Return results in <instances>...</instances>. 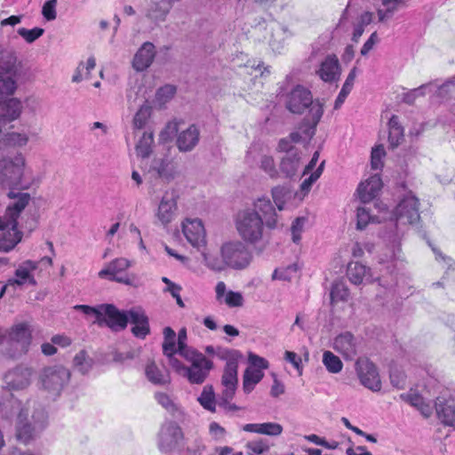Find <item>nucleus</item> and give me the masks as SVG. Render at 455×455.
Returning a JSON list of instances; mask_svg holds the SVG:
<instances>
[{
	"label": "nucleus",
	"mask_w": 455,
	"mask_h": 455,
	"mask_svg": "<svg viewBox=\"0 0 455 455\" xmlns=\"http://www.w3.org/2000/svg\"><path fill=\"white\" fill-rule=\"evenodd\" d=\"M29 130L22 129L7 132L0 137V158L5 156L7 148H21L28 143L30 137L34 136Z\"/></svg>",
	"instance_id": "nucleus-19"
},
{
	"label": "nucleus",
	"mask_w": 455,
	"mask_h": 455,
	"mask_svg": "<svg viewBox=\"0 0 455 455\" xmlns=\"http://www.w3.org/2000/svg\"><path fill=\"white\" fill-rule=\"evenodd\" d=\"M152 169L156 172L159 178L170 180L172 178L169 170V164L164 160L155 161Z\"/></svg>",
	"instance_id": "nucleus-63"
},
{
	"label": "nucleus",
	"mask_w": 455,
	"mask_h": 455,
	"mask_svg": "<svg viewBox=\"0 0 455 455\" xmlns=\"http://www.w3.org/2000/svg\"><path fill=\"white\" fill-rule=\"evenodd\" d=\"M243 430L259 435L278 436L283 433V427L275 422L249 423L243 426Z\"/></svg>",
	"instance_id": "nucleus-34"
},
{
	"label": "nucleus",
	"mask_w": 455,
	"mask_h": 455,
	"mask_svg": "<svg viewBox=\"0 0 455 455\" xmlns=\"http://www.w3.org/2000/svg\"><path fill=\"white\" fill-rule=\"evenodd\" d=\"M369 269L359 262H352L347 266V275L354 284H361L363 280L370 281Z\"/></svg>",
	"instance_id": "nucleus-37"
},
{
	"label": "nucleus",
	"mask_w": 455,
	"mask_h": 455,
	"mask_svg": "<svg viewBox=\"0 0 455 455\" xmlns=\"http://www.w3.org/2000/svg\"><path fill=\"white\" fill-rule=\"evenodd\" d=\"M252 212H257L265 225L269 228L276 226V213L271 201L267 197H259L253 203Z\"/></svg>",
	"instance_id": "nucleus-27"
},
{
	"label": "nucleus",
	"mask_w": 455,
	"mask_h": 455,
	"mask_svg": "<svg viewBox=\"0 0 455 455\" xmlns=\"http://www.w3.org/2000/svg\"><path fill=\"white\" fill-rule=\"evenodd\" d=\"M355 371L363 386L373 392L380 390L381 381L373 363L368 359L360 358L355 363Z\"/></svg>",
	"instance_id": "nucleus-13"
},
{
	"label": "nucleus",
	"mask_w": 455,
	"mask_h": 455,
	"mask_svg": "<svg viewBox=\"0 0 455 455\" xmlns=\"http://www.w3.org/2000/svg\"><path fill=\"white\" fill-rule=\"evenodd\" d=\"M298 267L295 264H291L287 267L276 268L273 275V280H283V281H290L297 273Z\"/></svg>",
	"instance_id": "nucleus-55"
},
{
	"label": "nucleus",
	"mask_w": 455,
	"mask_h": 455,
	"mask_svg": "<svg viewBox=\"0 0 455 455\" xmlns=\"http://www.w3.org/2000/svg\"><path fill=\"white\" fill-rule=\"evenodd\" d=\"M38 262L34 260H25L19 265L15 270V277L9 280V284H17L19 286L24 284L36 285V281L33 275V271L37 269Z\"/></svg>",
	"instance_id": "nucleus-22"
},
{
	"label": "nucleus",
	"mask_w": 455,
	"mask_h": 455,
	"mask_svg": "<svg viewBox=\"0 0 455 455\" xmlns=\"http://www.w3.org/2000/svg\"><path fill=\"white\" fill-rule=\"evenodd\" d=\"M388 142L391 148H396L403 140V128L400 125L398 117L392 116L388 122Z\"/></svg>",
	"instance_id": "nucleus-40"
},
{
	"label": "nucleus",
	"mask_w": 455,
	"mask_h": 455,
	"mask_svg": "<svg viewBox=\"0 0 455 455\" xmlns=\"http://www.w3.org/2000/svg\"><path fill=\"white\" fill-rule=\"evenodd\" d=\"M260 168L270 177H278V172L275 166V161L272 156H264L260 161Z\"/></svg>",
	"instance_id": "nucleus-61"
},
{
	"label": "nucleus",
	"mask_w": 455,
	"mask_h": 455,
	"mask_svg": "<svg viewBox=\"0 0 455 455\" xmlns=\"http://www.w3.org/2000/svg\"><path fill=\"white\" fill-rule=\"evenodd\" d=\"M103 321L112 331H120L126 328L130 321L129 311H121L112 304L101 305Z\"/></svg>",
	"instance_id": "nucleus-17"
},
{
	"label": "nucleus",
	"mask_w": 455,
	"mask_h": 455,
	"mask_svg": "<svg viewBox=\"0 0 455 455\" xmlns=\"http://www.w3.org/2000/svg\"><path fill=\"white\" fill-rule=\"evenodd\" d=\"M70 378L69 371L61 366L54 365L44 368L39 376L41 387L52 395H59Z\"/></svg>",
	"instance_id": "nucleus-7"
},
{
	"label": "nucleus",
	"mask_w": 455,
	"mask_h": 455,
	"mask_svg": "<svg viewBox=\"0 0 455 455\" xmlns=\"http://www.w3.org/2000/svg\"><path fill=\"white\" fill-rule=\"evenodd\" d=\"M177 212V201L173 194L166 193L158 206L156 217L163 225H167L174 219Z\"/></svg>",
	"instance_id": "nucleus-29"
},
{
	"label": "nucleus",
	"mask_w": 455,
	"mask_h": 455,
	"mask_svg": "<svg viewBox=\"0 0 455 455\" xmlns=\"http://www.w3.org/2000/svg\"><path fill=\"white\" fill-rule=\"evenodd\" d=\"M262 218L251 209L240 212L236 217V229L242 239L249 243H256L262 239L264 231Z\"/></svg>",
	"instance_id": "nucleus-4"
},
{
	"label": "nucleus",
	"mask_w": 455,
	"mask_h": 455,
	"mask_svg": "<svg viewBox=\"0 0 455 455\" xmlns=\"http://www.w3.org/2000/svg\"><path fill=\"white\" fill-rule=\"evenodd\" d=\"M176 88L174 86L166 84L158 89L156 92V100L160 103H165L174 96Z\"/></svg>",
	"instance_id": "nucleus-64"
},
{
	"label": "nucleus",
	"mask_w": 455,
	"mask_h": 455,
	"mask_svg": "<svg viewBox=\"0 0 455 455\" xmlns=\"http://www.w3.org/2000/svg\"><path fill=\"white\" fill-rule=\"evenodd\" d=\"M435 407L438 419L443 424L455 427V403L452 400L438 397Z\"/></svg>",
	"instance_id": "nucleus-31"
},
{
	"label": "nucleus",
	"mask_w": 455,
	"mask_h": 455,
	"mask_svg": "<svg viewBox=\"0 0 455 455\" xmlns=\"http://www.w3.org/2000/svg\"><path fill=\"white\" fill-rule=\"evenodd\" d=\"M152 113V108L148 104H143L136 112L133 117V127L142 129L146 126Z\"/></svg>",
	"instance_id": "nucleus-49"
},
{
	"label": "nucleus",
	"mask_w": 455,
	"mask_h": 455,
	"mask_svg": "<svg viewBox=\"0 0 455 455\" xmlns=\"http://www.w3.org/2000/svg\"><path fill=\"white\" fill-rule=\"evenodd\" d=\"M197 400L205 410L215 411L216 401L212 386H205Z\"/></svg>",
	"instance_id": "nucleus-46"
},
{
	"label": "nucleus",
	"mask_w": 455,
	"mask_h": 455,
	"mask_svg": "<svg viewBox=\"0 0 455 455\" xmlns=\"http://www.w3.org/2000/svg\"><path fill=\"white\" fill-rule=\"evenodd\" d=\"M263 377L264 372L259 369L248 367L243 373V389L244 393H251Z\"/></svg>",
	"instance_id": "nucleus-41"
},
{
	"label": "nucleus",
	"mask_w": 455,
	"mask_h": 455,
	"mask_svg": "<svg viewBox=\"0 0 455 455\" xmlns=\"http://www.w3.org/2000/svg\"><path fill=\"white\" fill-rule=\"evenodd\" d=\"M362 341L359 337L350 331L337 335L332 343L333 349L340 354L345 360H354L361 349Z\"/></svg>",
	"instance_id": "nucleus-12"
},
{
	"label": "nucleus",
	"mask_w": 455,
	"mask_h": 455,
	"mask_svg": "<svg viewBox=\"0 0 455 455\" xmlns=\"http://www.w3.org/2000/svg\"><path fill=\"white\" fill-rule=\"evenodd\" d=\"M17 33L19 36H20L28 44H32L36 40H37L39 37H41L44 33V29L41 28H34L32 29H28L25 28H20L17 30Z\"/></svg>",
	"instance_id": "nucleus-56"
},
{
	"label": "nucleus",
	"mask_w": 455,
	"mask_h": 455,
	"mask_svg": "<svg viewBox=\"0 0 455 455\" xmlns=\"http://www.w3.org/2000/svg\"><path fill=\"white\" fill-rule=\"evenodd\" d=\"M40 180L34 175L31 167L27 166L26 158L22 153H17L13 157L0 158V182L8 188L28 189L38 184Z\"/></svg>",
	"instance_id": "nucleus-2"
},
{
	"label": "nucleus",
	"mask_w": 455,
	"mask_h": 455,
	"mask_svg": "<svg viewBox=\"0 0 455 455\" xmlns=\"http://www.w3.org/2000/svg\"><path fill=\"white\" fill-rule=\"evenodd\" d=\"M323 363L331 373H339L343 368V363L339 356L331 351H324L323 354Z\"/></svg>",
	"instance_id": "nucleus-47"
},
{
	"label": "nucleus",
	"mask_w": 455,
	"mask_h": 455,
	"mask_svg": "<svg viewBox=\"0 0 455 455\" xmlns=\"http://www.w3.org/2000/svg\"><path fill=\"white\" fill-rule=\"evenodd\" d=\"M386 152L382 145L376 146L371 150V165L374 170H380L383 166L382 159Z\"/></svg>",
	"instance_id": "nucleus-57"
},
{
	"label": "nucleus",
	"mask_w": 455,
	"mask_h": 455,
	"mask_svg": "<svg viewBox=\"0 0 455 455\" xmlns=\"http://www.w3.org/2000/svg\"><path fill=\"white\" fill-rule=\"evenodd\" d=\"M292 36V33L281 24H277L272 28V35L269 40V45L274 52H280L283 49L285 41Z\"/></svg>",
	"instance_id": "nucleus-35"
},
{
	"label": "nucleus",
	"mask_w": 455,
	"mask_h": 455,
	"mask_svg": "<svg viewBox=\"0 0 455 455\" xmlns=\"http://www.w3.org/2000/svg\"><path fill=\"white\" fill-rule=\"evenodd\" d=\"M180 0H149V4L144 9L145 18L153 25L159 26L167 20L173 6Z\"/></svg>",
	"instance_id": "nucleus-14"
},
{
	"label": "nucleus",
	"mask_w": 455,
	"mask_h": 455,
	"mask_svg": "<svg viewBox=\"0 0 455 455\" xmlns=\"http://www.w3.org/2000/svg\"><path fill=\"white\" fill-rule=\"evenodd\" d=\"M434 88H435V83L421 84L418 88L409 90L403 93L402 101L408 105H412L419 97H424L427 93H435Z\"/></svg>",
	"instance_id": "nucleus-38"
},
{
	"label": "nucleus",
	"mask_w": 455,
	"mask_h": 455,
	"mask_svg": "<svg viewBox=\"0 0 455 455\" xmlns=\"http://www.w3.org/2000/svg\"><path fill=\"white\" fill-rule=\"evenodd\" d=\"M156 56V47L150 42H145L133 57L132 67L141 72L150 67Z\"/></svg>",
	"instance_id": "nucleus-25"
},
{
	"label": "nucleus",
	"mask_w": 455,
	"mask_h": 455,
	"mask_svg": "<svg viewBox=\"0 0 455 455\" xmlns=\"http://www.w3.org/2000/svg\"><path fill=\"white\" fill-rule=\"evenodd\" d=\"M31 339V330L27 323L15 324L8 332L9 342L17 346L16 349L19 354H24L28 351Z\"/></svg>",
	"instance_id": "nucleus-20"
},
{
	"label": "nucleus",
	"mask_w": 455,
	"mask_h": 455,
	"mask_svg": "<svg viewBox=\"0 0 455 455\" xmlns=\"http://www.w3.org/2000/svg\"><path fill=\"white\" fill-rule=\"evenodd\" d=\"M300 153L299 150H291L281 160L280 171L286 178L294 177L300 168Z\"/></svg>",
	"instance_id": "nucleus-32"
},
{
	"label": "nucleus",
	"mask_w": 455,
	"mask_h": 455,
	"mask_svg": "<svg viewBox=\"0 0 455 455\" xmlns=\"http://www.w3.org/2000/svg\"><path fill=\"white\" fill-rule=\"evenodd\" d=\"M243 358L240 351L230 357V360H226L223 374L221 377V384L224 387L223 399L228 403V401L233 399L238 383L237 369L238 363Z\"/></svg>",
	"instance_id": "nucleus-8"
},
{
	"label": "nucleus",
	"mask_w": 455,
	"mask_h": 455,
	"mask_svg": "<svg viewBox=\"0 0 455 455\" xmlns=\"http://www.w3.org/2000/svg\"><path fill=\"white\" fill-rule=\"evenodd\" d=\"M145 375L148 381L154 385L164 386L171 382L168 371L164 367L157 366L155 362L147 363Z\"/></svg>",
	"instance_id": "nucleus-33"
},
{
	"label": "nucleus",
	"mask_w": 455,
	"mask_h": 455,
	"mask_svg": "<svg viewBox=\"0 0 455 455\" xmlns=\"http://www.w3.org/2000/svg\"><path fill=\"white\" fill-rule=\"evenodd\" d=\"M154 134L151 132H145L136 145V153L142 158L148 157L152 152Z\"/></svg>",
	"instance_id": "nucleus-44"
},
{
	"label": "nucleus",
	"mask_w": 455,
	"mask_h": 455,
	"mask_svg": "<svg viewBox=\"0 0 455 455\" xmlns=\"http://www.w3.org/2000/svg\"><path fill=\"white\" fill-rule=\"evenodd\" d=\"M46 419L47 414L44 409L36 410L31 420L27 419V413L20 411L18 415L17 438L28 443L45 427Z\"/></svg>",
	"instance_id": "nucleus-6"
},
{
	"label": "nucleus",
	"mask_w": 455,
	"mask_h": 455,
	"mask_svg": "<svg viewBox=\"0 0 455 455\" xmlns=\"http://www.w3.org/2000/svg\"><path fill=\"white\" fill-rule=\"evenodd\" d=\"M182 358L188 363V365H185L178 358L171 359L169 364L179 375L193 385L203 384L214 367L213 362L198 350L190 351Z\"/></svg>",
	"instance_id": "nucleus-3"
},
{
	"label": "nucleus",
	"mask_w": 455,
	"mask_h": 455,
	"mask_svg": "<svg viewBox=\"0 0 455 455\" xmlns=\"http://www.w3.org/2000/svg\"><path fill=\"white\" fill-rule=\"evenodd\" d=\"M319 77L326 83L339 80L340 76V66L335 55H328L315 70Z\"/></svg>",
	"instance_id": "nucleus-23"
},
{
	"label": "nucleus",
	"mask_w": 455,
	"mask_h": 455,
	"mask_svg": "<svg viewBox=\"0 0 455 455\" xmlns=\"http://www.w3.org/2000/svg\"><path fill=\"white\" fill-rule=\"evenodd\" d=\"M8 196L13 201L7 206L4 214L1 217L12 222H17L20 213L31 199L30 195L28 193L10 191Z\"/></svg>",
	"instance_id": "nucleus-21"
},
{
	"label": "nucleus",
	"mask_w": 455,
	"mask_h": 455,
	"mask_svg": "<svg viewBox=\"0 0 455 455\" xmlns=\"http://www.w3.org/2000/svg\"><path fill=\"white\" fill-rule=\"evenodd\" d=\"M220 256L225 259L228 267L235 270L246 268L252 259L251 252L240 241L223 243L220 248Z\"/></svg>",
	"instance_id": "nucleus-5"
},
{
	"label": "nucleus",
	"mask_w": 455,
	"mask_h": 455,
	"mask_svg": "<svg viewBox=\"0 0 455 455\" xmlns=\"http://www.w3.org/2000/svg\"><path fill=\"white\" fill-rule=\"evenodd\" d=\"M33 370L26 365H19L8 371L4 377V383L9 389L22 390L30 384Z\"/></svg>",
	"instance_id": "nucleus-15"
},
{
	"label": "nucleus",
	"mask_w": 455,
	"mask_h": 455,
	"mask_svg": "<svg viewBox=\"0 0 455 455\" xmlns=\"http://www.w3.org/2000/svg\"><path fill=\"white\" fill-rule=\"evenodd\" d=\"M0 411L4 418L9 419L23 410L20 402L12 393L7 392L1 398Z\"/></svg>",
	"instance_id": "nucleus-36"
},
{
	"label": "nucleus",
	"mask_w": 455,
	"mask_h": 455,
	"mask_svg": "<svg viewBox=\"0 0 455 455\" xmlns=\"http://www.w3.org/2000/svg\"><path fill=\"white\" fill-rule=\"evenodd\" d=\"M187 330L182 328L179 331L178 339L176 342V355H180L181 357L186 356V354L190 353V351H196L197 349L188 346L187 344Z\"/></svg>",
	"instance_id": "nucleus-52"
},
{
	"label": "nucleus",
	"mask_w": 455,
	"mask_h": 455,
	"mask_svg": "<svg viewBox=\"0 0 455 455\" xmlns=\"http://www.w3.org/2000/svg\"><path fill=\"white\" fill-rule=\"evenodd\" d=\"M155 398L157 403L169 412L174 413V411L178 410L176 404L167 394L163 392H156L155 394Z\"/></svg>",
	"instance_id": "nucleus-59"
},
{
	"label": "nucleus",
	"mask_w": 455,
	"mask_h": 455,
	"mask_svg": "<svg viewBox=\"0 0 455 455\" xmlns=\"http://www.w3.org/2000/svg\"><path fill=\"white\" fill-rule=\"evenodd\" d=\"M202 256L204 258V264L214 271L220 272L228 267V265L222 257L220 259L216 256L206 253L204 251H202Z\"/></svg>",
	"instance_id": "nucleus-53"
},
{
	"label": "nucleus",
	"mask_w": 455,
	"mask_h": 455,
	"mask_svg": "<svg viewBox=\"0 0 455 455\" xmlns=\"http://www.w3.org/2000/svg\"><path fill=\"white\" fill-rule=\"evenodd\" d=\"M356 68H354L350 70L338 97L335 100L334 109H339L342 106V104L344 103L345 100L347 99V95L350 93L354 86Z\"/></svg>",
	"instance_id": "nucleus-42"
},
{
	"label": "nucleus",
	"mask_w": 455,
	"mask_h": 455,
	"mask_svg": "<svg viewBox=\"0 0 455 455\" xmlns=\"http://www.w3.org/2000/svg\"><path fill=\"white\" fill-rule=\"evenodd\" d=\"M74 366L82 374H87L92 368L93 360L84 350H81L74 357Z\"/></svg>",
	"instance_id": "nucleus-45"
},
{
	"label": "nucleus",
	"mask_w": 455,
	"mask_h": 455,
	"mask_svg": "<svg viewBox=\"0 0 455 455\" xmlns=\"http://www.w3.org/2000/svg\"><path fill=\"white\" fill-rule=\"evenodd\" d=\"M306 218L304 217H299L294 220V221L291 224V239L293 243H299L301 239V234L304 230V227L306 224Z\"/></svg>",
	"instance_id": "nucleus-58"
},
{
	"label": "nucleus",
	"mask_w": 455,
	"mask_h": 455,
	"mask_svg": "<svg viewBox=\"0 0 455 455\" xmlns=\"http://www.w3.org/2000/svg\"><path fill=\"white\" fill-rule=\"evenodd\" d=\"M434 92L445 100H455V77L448 80L441 86L435 84ZM452 112L455 115V103L452 105Z\"/></svg>",
	"instance_id": "nucleus-43"
},
{
	"label": "nucleus",
	"mask_w": 455,
	"mask_h": 455,
	"mask_svg": "<svg viewBox=\"0 0 455 455\" xmlns=\"http://www.w3.org/2000/svg\"><path fill=\"white\" fill-rule=\"evenodd\" d=\"M349 296V291L346 284L342 282H335L331 290V302L346 301Z\"/></svg>",
	"instance_id": "nucleus-51"
},
{
	"label": "nucleus",
	"mask_w": 455,
	"mask_h": 455,
	"mask_svg": "<svg viewBox=\"0 0 455 455\" xmlns=\"http://www.w3.org/2000/svg\"><path fill=\"white\" fill-rule=\"evenodd\" d=\"M163 353L167 357L168 363L176 357V333L171 327L164 329Z\"/></svg>",
	"instance_id": "nucleus-39"
},
{
	"label": "nucleus",
	"mask_w": 455,
	"mask_h": 455,
	"mask_svg": "<svg viewBox=\"0 0 455 455\" xmlns=\"http://www.w3.org/2000/svg\"><path fill=\"white\" fill-rule=\"evenodd\" d=\"M130 322L134 325L132 328V334L140 339H144L149 333L148 318L143 310L132 308L129 310Z\"/></svg>",
	"instance_id": "nucleus-30"
},
{
	"label": "nucleus",
	"mask_w": 455,
	"mask_h": 455,
	"mask_svg": "<svg viewBox=\"0 0 455 455\" xmlns=\"http://www.w3.org/2000/svg\"><path fill=\"white\" fill-rule=\"evenodd\" d=\"M75 310L81 311L85 315H93L95 316L98 322H101L103 317V313L101 309V305L98 307L87 306V305H76L74 307Z\"/></svg>",
	"instance_id": "nucleus-60"
},
{
	"label": "nucleus",
	"mask_w": 455,
	"mask_h": 455,
	"mask_svg": "<svg viewBox=\"0 0 455 455\" xmlns=\"http://www.w3.org/2000/svg\"><path fill=\"white\" fill-rule=\"evenodd\" d=\"M132 267V262L125 258H116L111 260L102 268L98 275L100 278L112 282L132 285V279L129 277L126 270Z\"/></svg>",
	"instance_id": "nucleus-9"
},
{
	"label": "nucleus",
	"mask_w": 455,
	"mask_h": 455,
	"mask_svg": "<svg viewBox=\"0 0 455 455\" xmlns=\"http://www.w3.org/2000/svg\"><path fill=\"white\" fill-rule=\"evenodd\" d=\"M200 131L196 124L189 125L177 135L176 145L180 152H190L198 144Z\"/></svg>",
	"instance_id": "nucleus-24"
},
{
	"label": "nucleus",
	"mask_w": 455,
	"mask_h": 455,
	"mask_svg": "<svg viewBox=\"0 0 455 455\" xmlns=\"http://www.w3.org/2000/svg\"><path fill=\"white\" fill-rule=\"evenodd\" d=\"M183 439V433L173 421L164 423L157 435V446L162 452H170L176 449Z\"/></svg>",
	"instance_id": "nucleus-10"
},
{
	"label": "nucleus",
	"mask_w": 455,
	"mask_h": 455,
	"mask_svg": "<svg viewBox=\"0 0 455 455\" xmlns=\"http://www.w3.org/2000/svg\"><path fill=\"white\" fill-rule=\"evenodd\" d=\"M268 442L262 438H258L248 442L245 445L247 455H264L269 451Z\"/></svg>",
	"instance_id": "nucleus-48"
},
{
	"label": "nucleus",
	"mask_w": 455,
	"mask_h": 455,
	"mask_svg": "<svg viewBox=\"0 0 455 455\" xmlns=\"http://www.w3.org/2000/svg\"><path fill=\"white\" fill-rule=\"evenodd\" d=\"M373 216L370 212V209L366 205L358 206L356 209V228L363 229L371 220Z\"/></svg>",
	"instance_id": "nucleus-54"
},
{
	"label": "nucleus",
	"mask_w": 455,
	"mask_h": 455,
	"mask_svg": "<svg viewBox=\"0 0 455 455\" xmlns=\"http://www.w3.org/2000/svg\"><path fill=\"white\" fill-rule=\"evenodd\" d=\"M204 351L207 355H214L222 361L230 360V357L234 355H236V353L238 352V350L236 349H231L222 347H213L212 345L207 346Z\"/></svg>",
	"instance_id": "nucleus-50"
},
{
	"label": "nucleus",
	"mask_w": 455,
	"mask_h": 455,
	"mask_svg": "<svg viewBox=\"0 0 455 455\" xmlns=\"http://www.w3.org/2000/svg\"><path fill=\"white\" fill-rule=\"evenodd\" d=\"M216 299L220 303H225L229 307H241L243 306V297L239 291H227V285L220 281L215 286Z\"/></svg>",
	"instance_id": "nucleus-26"
},
{
	"label": "nucleus",
	"mask_w": 455,
	"mask_h": 455,
	"mask_svg": "<svg viewBox=\"0 0 455 455\" xmlns=\"http://www.w3.org/2000/svg\"><path fill=\"white\" fill-rule=\"evenodd\" d=\"M182 230L188 242L199 251L206 245L205 230L200 220H187L182 224Z\"/></svg>",
	"instance_id": "nucleus-18"
},
{
	"label": "nucleus",
	"mask_w": 455,
	"mask_h": 455,
	"mask_svg": "<svg viewBox=\"0 0 455 455\" xmlns=\"http://www.w3.org/2000/svg\"><path fill=\"white\" fill-rule=\"evenodd\" d=\"M288 191L284 187L277 186L272 189V196L279 211L283 210Z\"/></svg>",
	"instance_id": "nucleus-62"
},
{
	"label": "nucleus",
	"mask_w": 455,
	"mask_h": 455,
	"mask_svg": "<svg viewBox=\"0 0 455 455\" xmlns=\"http://www.w3.org/2000/svg\"><path fill=\"white\" fill-rule=\"evenodd\" d=\"M17 224L0 216V251H10L20 242L22 233Z\"/></svg>",
	"instance_id": "nucleus-16"
},
{
	"label": "nucleus",
	"mask_w": 455,
	"mask_h": 455,
	"mask_svg": "<svg viewBox=\"0 0 455 455\" xmlns=\"http://www.w3.org/2000/svg\"><path fill=\"white\" fill-rule=\"evenodd\" d=\"M286 108L293 114H302L308 108V115L301 122L300 129L308 138H313L323 114V103L319 99L314 100L308 89L297 85L287 95Z\"/></svg>",
	"instance_id": "nucleus-1"
},
{
	"label": "nucleus",
	"mask_w": 455,
	"mask_h": 455,
	"mask_svg": "<svg viewBox=\"0 0 455 455\" xmlns=\"http://www.w3.org/2000/svg\"><path fill=\"white\" fill-rule=\"evenodd\" d=\"M382 188V181L378 174L371 176L367 180L362 182L357 193L361 202L365 204L374 199Z\"/></svg>",
	"instance_id": "nucleus-28"
},
{
	"label": "nucleus",
	"mask_w": 455,
	"mask_h": 455,
	"mask_svg": "<svg viewBox=\"0 0 455 455\" xmlns=\"http://www.w3.org/2000/svg\"><path fill=\"white\" fill-rule=\"evenodd\" d=\"M395 226L413 224L419 220V200L411 194L405 196L395 211Z\"/></svg>",
	"instance_id": "nucleus-11"
}]
</instances>
